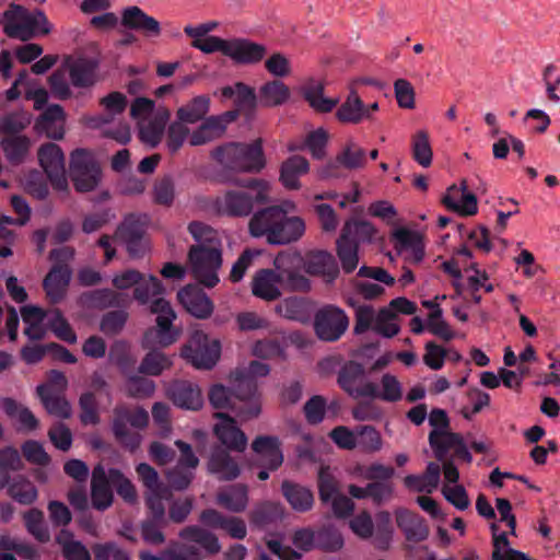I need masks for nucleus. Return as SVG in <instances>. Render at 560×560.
I'll return each instance as SVG.
<instances>
[{
	"label": "nucleus",
	"mask_w": 560,
	"mask_h": 560,
	"mask_svg": "<svg viewBox=\"0 0 560 560\" xmlns=\"http://www.w3.org/2000/svg\"><path fill=\"white\" fill-rule=\"evenodd\" d=\"M240 186L252 188L256 191L255 196L241 190L229 189L217 196L212 201V209L223 217L245 218L254 209L255 203H267L269 201V183L262 179H248L237 182Z\"/></svg>",
	"instance_id": "f257e3e1"
},
{
	"label": "nucleus",
	"mask_w": 560,
	"mask_h": 560,
	"mask_svg": "<svg viewBox=\"0 0 560 560\" xmlns=\"http://www.w3.org/2000/svg\"><path fill=\"white\" fill-rule=\"evenodd\" d=\"M3 32L10 38L27 42L37 34H48L51 26L46 15L39 11H30L26 8L11 3L0 16Z\"/></svg>",
	"instance_id": "f03ea898"
},
{
	"label": "nucleus",
	"mask_w": 560,
	"mask_h": 560,
	"mask_svg": "<svg viewBox=\"0 0 560 560\" xmlns=\"http://www.w3.org/2000/svg\"><path fill=\"white\" fill-rule=\"evenodd\" d=\"M211 156L224 167L238 173H259L266 165L260 140L230 142L212 150Z\"/></svg>",
	"instance_id": "7ed1b4c3"
},
{
	"label": "nucleus",
	"mask_w": 560,
	"mask_h": 560,
	"mask_svg": "<svg viewBox=\"0 0 560 560\" xmlns=\"http://www.w3.org/2000/svg\"><path fill=\"white\" fill-rule=\"evenodd\" d=\"M149 423V413L142 407L129 408L125 405H118L113 411L112 430L116 440L129 448L135 451L141 443V435L129 429H144Z\"/></svg>",
	"instance_id": "20e7f679"
},
{
	"label": "nucleus",
	"mask_w": 560,
	"mask_h": 560,
	"mask_svg": "<svg viewBox=\"0 0 560 560\" xmlns=\"http://www.w3.org/2000/svg\"><path fill=\"white\" fill-rule=\"evenodd\" d=\"M69 174L79 192L95 190L102 182V171L94 155L84 149L71 153Z\"/></svg>",
	"instance_id": "39448f33"
},
{
	"label": "nucleus",
	"mask_w": 560,
	"mask_h": 560,
	"mask_svg": "<svg viewBox=\"0 0 560 560\" xmlns=\"http://www.w3.org/2000/svg\"><path fill=\"white\" fill-rule=\"evenodd\" d=\"M188 260L191 273L200 283L212 288L219 282L218 270L222 265L221 248L213 245L191 246Z\"/></svg>",
	"instance_id": "423d86ee"
},
{
	"label": "nucleus",
	"mask_w": 560,
	"mask_h": 560,
	"mask_svg": "<svg viewBox=\"0 0 560 560\" xmlns=\"http://www.w3.org/2000/svg\"><path fill=\"white\" fill-rule=\"evenodd\" d=\"M112 283L115 289L120 291L135 288L133 298L142 305L148 304L150 299L161 295L164 291L156 277L143 275L135 269H126L115 273Z\"/></svg>",
	"instance_id": "0eeeda50"
},
{
	"label": "nucleus",
	"mask_w": 560,
	"mask_h": 560,
	"mask_svg": "<svg viewBox=\"0 0 560 560\" xmlns=\"http://www.w3.org/2000/svg\"><path fill=\"white\" fill-rule=\"evenodd\" d=\"M215 49L224 57L236 65H257L267 55V47L264 44L250 40L245 37H231L215 40Z\"/></svg>",
	"instance_id": "6e6552de"
},
{
	"label": "nucleus",
	"mask_w": 560,
	"mask_h": 560,
	"mask_svg": "<svg viewBox=\"0 0 560 560\" xmlns=\"http://www.w3.org/2000/svg\"><path fill=\"white\" fill-rule=\"evenodd\" d=\"M150 305V312L156 314V330H149L143 338V345L147 348L154 347L155 345L166 347L176 340V335L171 332V327L176 318L168 301L160 295L154 296Z\"/></svg>",
	"instance_id": "1a4fd4ad"
},
{
	"label": "nucleus",
	"mask_w": 560,
	"mask_h": 560,
	"mask_svg": "<svg viewBox=\"0 0 560 560\" xmlns=\"http://www.w3.org/2000/svg\"><path fill=\"white\" fill-rule=\"evenodd\" d=\"M230 380L233 383V394L235 399L244 402V405L237 409V416L242 421H248L257 418L261 412L257 382L249 378L238 370H235L230 374Z\"/></svg>",
	"instance_id": "9d476101"
},
{
	"label": "nucleus",
	"mask_w": 560,
	"mask_h": 560,
	"mask_svg": "<svg viewBox=\"0 0 560 560\" xmlns=\"http://www.w3.org/2000/svg\"><path fill=\"white\" fill-rule=\"evenodd\" d=\"M183 355L197 369H211L220 357V342L200 330L192 332Z\"/></svg>",
	"instance_id": "9b49d317"
},
{
	"label": "nucleus",
	"mask_w": 560,
	"mask_h": 560,
	"mask_svg": "<svg viewBox=\"0 0 560 560\" xmlns=\"http://www.w3.org/2000/svg\"><path fill=\"white\" fill-rule=\"evenodd\" d=\"M349 318L346 313L334 305L320 308L314 317L316 336L327 342L338 340L348 329Z\"/></svg>",
	"instance_id": "f8f14e48"
},
{
	"label": "nucleus",
	"mask_w": 560,
	"mask_h": 560,
	"mask_svg": "<svg viewBox=\"0 0 560 560\" xmlns=\"http://www.w3.org/2000/svg\"><path fill=\"white\" fill-rule=\"evenodd\" d=\"M38 161L47 174L51 185L60 191L68 190L65 170V155L59 145L45 143L38 149Z\"/></svg>",
	"instance_id": "ddd939ff"
},
{
	"label": "nucleus",
	"mask_w": 560,
	"mask_h": 560,
	"mask_svg": "<svg viewBox=\"0 0 560 560\" xmlns=\"http://www.w3.org/2000/svg\"><path fill=\"white\" fill-rule=\"evenodd\" d=\"M218 422L213 425V434L224 446V450L243 453L248 444L245 432L237 425L236 420L225 412H215Z\"/></svg>",
	"instance_id": "4468645a"
},
{
	"label": "nucleus",
	"mask_w": 560,
	"mask_h": 560,
	"mask_svg": "<svg viewBox=\"0 0 560 560\" xmlns=\"http://www.w3.org/2000/svg\"><path fill=\"white\" fill-rule=\"evenodd\" d=\"M366 164L365 151L353 141L346 143L336 155V159L319 168L320 178L339 176V167L349 171L363 168Z\"/></svg>",
	"instance_id": "2eb2a0df"
},
{
	"label": "nucleus",
	"mask_w": 560,
	"mask_h": 560,
	"mask_svg": "<svg viewBox=\"0 0 560 560\" xmlns=\"http://www.w3.org/2000/svg\"><path fill=\"white\" fill-rule=\"evenodd\" d=\"M301 260V255L296 253H280L273 260L275 268L281 275V282L289 291L306 292L311 289L310 280L296 269Z\"/></svg>",
	"instance_id": "dca6fc26"
},
{
	"label": "nucleus",
	"mask_w": 560,
	"mask_h": 560,
	"mask_svg": "<svg viewBox=\"0 0 560 560\" xmlns=\"http://www.w3.org/2000/svg\"><path fill=\"white\" fill-rule=\"evenodd\" d=\"M72 270L69 265L54 264L43 280V289L50 304H58L67 296Z\"/></svg>",
	"instance_id": "f3484780"
},
{
	"label": "nucleus",
	"mask_w": 560,
	"mask_h": 560,
	"mask_svg": "<svg viewBox=\"0 0 560 560\" xmlns=\"http://www.w3.org/2000/svg\"><path fill=\"white\" fill-rule=\"evenodd\" d=\"M166 396L179 408L199 410L203 405V397L198 385L184 380L171 382L166 388Z\"/></svg>",
	"instance_id": "a211bd4d"
},
{
	"label": "nucleus",
	"mask_w": 560,
	"mask_h": 560,
	"mask_svg": "<svg viewBox=\"0 0 560 560\" xmlns=\"http://www.w3.org/2000/svg\"><path fill=\"white\" fill-rule=\"evenodd\" d=\"M281 287V275L277 269H259L250 282L253 295L267 302L276 301L282 295Z\"/></svg>",
	"instance_id": "6ab92c4d"
},
{
	"label": "nucleus",
	"mask_w": 560,
	"mask_h": 560,
	"mask_svg": "<svg viewBox=\"0 0 560 560\" xmlns=\"http://www.w3.org/2000/svg\"><path fill=\"white\" fill-rule=\"evenodd\" d=\"M442 203L454 212L462 215H474L478 211L476 196L468 191L467 182L463 179L460 186L452 185L444 197Z\"/></svg>",
	"instance_id": "aec40b11"
},
{
	"label": "nucleus",
	"mask_w": 560,
	"mask_h": 560,
	"mask_svg": "<svg viewBox=\"0 0 560 560\" xmlns=\"http://www.w3.org/2000/svg\"><path fill=\"white\" fill-rule=\"evenodd\" d=\"M230 452L220 446H215L210 452L207 469L210 474L217 476L219 480H234L241 474V467Z\"/></svg>",
	"instance_id": "412c9836"
},
{
	"label": "nucleus",
	"mask_w": 560,
	"mask_h": 560,
	"mask_svg": "<svg viewBox=\"0 0 560 560\" xmlns=\"http://www.w3.org/2000/svg\"><path fill=\"white\" fill-rule=\"evenodd\" d=\"M65 66L71 83L75 88H90L98 80V61L94 58L80 57L74 60L68 59Z\"/></svg>",
	"instance_id": "4be33fe9"
},
{
	"label": "nucleus",
	"mask_w": 560,
	"mask_h": 560,
	"mask_svg": "<svg viewBox=\"0 0 560 560\" xmlns=\"http://www.w3.org/2000/svg\"><path fill=\"white\" fill-rule=\"evenodd\" d=\"M283 214L276 208H265L256 212L248 223V230L252 236H265L269 244H272V234L276 233Z\"/></svg>",
	"instance_id": "5701e85b"
},
{
	"label": "nucleus",
	"mask_w": 560,
	"mask_h": 560,
	"mask_svg": "<svg viewBox=\"0 0 560 560\" xmlns=\"http://www.w3.org/2000/svg\"><path fill=\"white\" fill-rule=\"evenodd\" d=\"M304 269L311 276H320L326 282H332L339 275L334 256L327 250H315L307 254Z\"/></svg>",
	"instance_id": "b1692460"
},
{
	"label": "nucleus",
	"mask_w": 560,
	"mask_h": 560,
	"mask_svg": "<svg viewBox=\"0 0 560 560\" xmlns=\"http://www.w3.org/2000/svg\"><path fill=\"white\" fill-rule=\"evenodd\" d=\"M121 24L126 28L138 31L147 36L161 34L160 23L137 5L127 7L121 12Z\"/></svg>",
	"instance_id": "393cba45"
},
{
	"label": "nucleus",
	"mask_w": 560,
	"mask_h": 560,
	"mask_svg": "<svg viewBox=\"0 0 560 560\" xmlns=\"http://www.w3.org/2000/svg\"><path fill=\"white\" fill-rule=\"evenodd\" d=\"M180 304L197 318H207L213 312V304L207 294L192 285H187L177 293Z\"/></svg>",
	"instance_id": "a878e982"
},
{
	"label": "nucleus",
	"mask_w": 560,
	"mask_h": 560,
	"mask_svg": "<svg viewBox=\"0 0 560 560\" xmlns=\"http://www.w3.org/2000/svg\"><path fill=\"white\" fill-rule=\"evenodd\" d=\"M113 492L110 489L109 471L97 465L92 471L91 479V499L94 509L104 511L113 503Z\"/></svg>",
	"instance_id": "bb28decb"
},
{
	"label": "nucleus",
	"mask_w": 560,
	"mask_h": 560,
	"mask_svg": "<svg viewBox=\"0 0 560 560\" xmlns=\"http://www.w3.org/2000/svg\"><path fill=\"white\" fill-rule=\"evenodd\" d=\"M219 26L215 21L201 23L199 25H187L184 27V33L191 38L190 46L200 50L203 54H214L219 49H215L218 45L215 40L223 39L222 37L210 35Z\"/></svg>",
	"instance_id": "cd10ccee"
},
{
	"label": "nucleus",
	"mask_w": 560,
	"mask_h": 560,
	"mask_svg": "<svg viewBox=\"0 0 560 560\" xmlns=\"http://www.w3.org/2000/svg\"><path fill=\"white\" fill-rule=\"evenodd\" d=\"M402 385L399 380L390 374L385 373L381 377L380 387L373 382H365V397L372 399H381L387 402H396L402 398Z\"/></svg>",
	"instance_id": "c85d7f7f"
},
{
	"label": "nucleus",
	"mask_w": 560,
	"mask_h": 560,
	"mask_svg": "<svg viewBox=\"0 0 560 560\" xmlns=\"http://www.w3.org/2000/svg\"><path fill=\"white\" fill-rule=\"evenodd\" d=\"M324 90L325 82L317 79H308L301 86V93L304 100L318 113H329L339 103V98L326 97Z\"/></svg>",
	"instance_id": "c756f323"
},
{
	"label": "nucleus",
	"mask_w": 560,
	"mask_h": 560,
	"mask_svg": "<svg viewBox=\"0 0 560 560\" xmlns=\"http://www.w3.org/2000/svg\"><path fill=\"white\" fill-rule=\"evenodd\" d=\"M65 119L66 114L60 105H49L38 118L35 128L50 139L60 140L65 136Z\"/></svg>",
	"instance_id": "7c9ffc66"
},
{
	"label": "nucleus",
	"mask_w": 560,
	"mask_h": 560,
	"mask_svg": "<svg viewBox=\"0 0 560 560\" xmlns=\"http://www.w3.org/2000/svg\"><path fill=\"white\" fill-rule=\"evenodd\" d=\"M178 537L186 544H196L209 555L221 551V544L215 534L198 525L182 528Z\"/></svg>",
	"instance_id": "2f4dec72"
},
{
	"label": "nucleus",
	"mask_w": 560,
	"mask_h": 560,
	"mask_svg": "<svg viewBox=\"0 0 560 560\" xmlns=\"http://www.w3.org/2000/svg\"><path fill=\"white\" fill-rule=\"evenodd\" d=\"M252 448L259 456L268 469L276 470L281 466L283 456L280 451V443L278 438L270 435H259L254 439Z\"/></svg>",
	"instance_id": "473e14b6"
},
{
	"label": "nucleus",
	"mask_w": 560,
	"mask_h": 560,
	"mask_svg": "<svg viewBox=\"0 0 560 560\" xmlns=\"http://www.w3.org/2000/svg\"><path fill=\"white\" fill-rule=\"evenodd\" d=\"M170 116L171 114L168 109L160 107L151 117L139 121L141 140L152 147H155L161 141Z\"/></svg>",
	"instance_id": "72a5a7b5"
},
{
	"label": "nucleus",
	"mask_w": 560,
	"mask_h": 560,
	"mask_svg": "<svg viewBox=\"0 0 560 560\" xmlns=\"http://www.w3.org/2000/svg\"><path fill=\"white\" fill-rule=\"evenodd\" d=\"M396 522L409 541L420 542L429 536V528L424 520L415 513L399 510L396 512Z\"/></svg>",
	"instance_id": "f704fd0d"
},
{
	"label": "nucleus",
	"mask_w": 560,
	"mask_h": 560,
	"mask_svg": "<svg viewBox=\"0 0 560 560\" xmlns=\"http://www.w3.org/2000/svg\"><path fill=\"white\" fill-rule=\"evenodd\" d=\"M440 465L430 462L422 475H408L404 478V483L411 491L432 493L440 483Z\"/></svg>",
	"instance_id": "c9c22d12"
},
{
	"label": "nucleus",
	"mask_w": 560,
	"mask_h": 560,
	"mask_svg": "<svg viewBox=\"0 0 560 560\" xmlns=\"http://www.w3.org/2000/svg\"><path fill=\"white\" fill-rule=\"evenodd\" d=\"M225 130L226 121L223 120V117L211 116L190 133L189 144L192 147L207 144L222 137Z\"/></svg>",
	"instance_id": "e433bc0d"
},
{
	"label": "nucleus",
	"mask_w": 560,
	"mask_h": 560,
	"mask_svg": "<svg viewBox=\"0 0 560 560\" xmlns=\"http://www.w3.org/2000/svg\"><path fill=\"white\" fill-rule=\"evenodd\" d=\"M310 171L308 161L301 155H293L287 159L280 167V182L288 189H300L299 177Z\"/></svg>",
	"instance_id": "4c0bfd02"
},
{
	"label": "nucleus",
	"mask_w": 560,
	"mask_h": 560,
	"mask_svg": "<svg viewBox=\"0 0 560 560\" xmlns=\"http://www.w3.org/2000/svg\"><path fill=\"white\" fill-rule=\"evenodd\" d=\"M363 375L364 369L360 363L349 362L340 371L338 383L350 396L354 398L365 397V382H359Z\"/></svg>",
	"instance_id": "58836bf2"
},
{
	"label": "nucleus",
	"mask_w": 560,
	"mask_h": 560,
	"mask_svg": "<svg viewBox=\"0 0 560 560\" xmlns=\"http://www.w3.org/2000/svg\"><path fill=\"white\" fill-rule=\"evenodd\" d=\"M0 147L10 164L20 165L28 158L32 141L25 135L3 137L0 141Z\"/></svg>",
	"instance_id": "ea45409f"
},
{
	"label": "nucleus",
	"mask_w": 560,
	"mask_h": 560,
	"mask_svg": "<svg viewBox=\"0 0 560 560\" xmlns=\"http://www.w3.org/2000/svg\"><path fill=\"white\" fill-rule=\"evenodd\" d=\"M0 406L18 423L20 430L34 431L39 427V421L35 415L26 406L19 404L14 399L3 398Z\"/></svg>",
	"instance_id": "a19ab883"
},
{
	"label": "nucleus",
	"mask_w": 560,
	"mask_h": 560,
	"mask_svg": "<svg viewBox=\"0 0 560 560\" xmlns=\"http://www.w3.org/2000/svg\"><path fill=\"white\" fill-rule=\"evenodd\" d=\"M281 490L294 511L303 513L312 509L314 495L308 488L285 480L281 485Z\"/></svg>",
	"instance_id": "79ce46f5"
},
{
	"label": "nucleus",
	"mask_w": 560,
	"mask_h": 560,
	"mask_svg": "<svg viewBox=\"0 0 560 560\" xmlns=\"http://www.w3.org/2000/svg\"><path fill=\"white\" fill-rule=\"evenodd\" d=\"M305 222L301 217L281 218V222L272 234L273 245H285L299 241L305 233Z\"/></svg>",
	"instance_id": "37998d69"
},
{
	"label": "nucleus",
	"mask_w": 560,
	"mask_h": 560,
	"mask_svg": "<svg viewBox=\"0 0 560 560\" xmlns=\"http://www.w3.org/2000/svg\"><path fill=\"white\" fill-rule=\"evenodd\" d=\"M336 117L345 124H359L369 119L368 109L355 90H351L346 101L336 112Z\"/></svg>",
	"instance_id": "c03bdc74"
},
{
	"label": "nucleus",
	"mask_w": 560,
	"mask_h": 560,
	"mask_svg": "<svg viewBox=\"0 0 560 560\" xmlns=\"http://www.w3.org/2000/svg\"><path fill=\"white\" fill-rule=\"evenodd\" d=\"M36 390L44 408L49 415L61 419H67L71 416V406L61 393H56V390L44 386H37Z\"/></svg>",
	"instance_id": "a18cd8bd"
},
{
	"label": "nucleus",
	"mask_w": 560,
	"mask_h": 560,
	"mask_svg": "<svg viewBox=\"0 0 560 560\" xmlns=\"http://www.w3.org/2000/svg\"><path fill=\"white\" fill-rule=\"evenodd\" d=\"M217 502L231 512H243L248 504L247 487L241 483L228 487L218 492Z\"/></svg>",
	"instance_id": "49530a36"
},
{
	"label": "nucleus",
	"mask_w": 560,
	"mask_h": 560,
	"mask_svg": "<svg viewBox=\"0 0 560 560\" xmlns=\"http://www.w3.org/2000/svg\"><path fill=\"white\" fill-rule=\"evenodd\" d=\"M56 542L60 546L61 552L67 560H92L88 548L68 529H61L56 535Z\"/></svg>",
	"instance_id": "de8ad7c7"
},
{
	"label": "nucleus",
	"mask_w": 560,
	"mask_h": 560,
	"mask_svg": "<svg viewBox=\"0 0 560 560\" xmlns=\"http://www.w3.org/2000/svg\"><path fill=\"white\" fill-rule=\"evenodd\" d=\"M349 228L346 233H341L336 242L337 256L341 262L345 272H352L359 264L358 244L348 238Z\"/></svg>",
	"instance_id": "09e8293b"
},
{
	"label": "nucleus",
	"mask_w": 560,
	"mask_h": 560,
	"mask_svg": "<svg viewBox=\"0 0 560 560\" xmlns=\"http://www.w3.org/2000/svg\"><path fill=\"white\" fill-rule=\"evenodd\" d=\"M210 98L207 95H198L185 105L178 107L176 116L185 124H196L209 112Z\"/></svg>",
	"instance_id": "8fccbe9b"
},
{
	"label": "nucleus",
	"mask_w": 560,
	"mask_h": 560,
	"mask_svg": "<svg viewBox=\"0 0 560 560\" xmlns=\"http://www.w3.org/2000/svg\"><path fill=\"white\" fill-rule=\"evenodd\" d=\"M275 312L285 319L303 322L308 317V305L303 298L290 296L280 301Z\"/></svg>",
	"instance_id": "3c124183"
},
{
	"label": "nucleus",
	"mask_w": 560,
	"mask_h": 560,
	"mask_svg": "<svg viewBox=\"0 0 560 560\" xmlns=\"http://www.w3.org/2000/svg\"><path fill=\"white\" fill-rule=\"evenodd\" d=\"M462 435L446 430H432L429 434V443L432 447L435 457L439 460H444L447 452L454 450L459 443Z\"/></svg>",
	"instance_id": "603ef678"
},
{
	"label": "nucleus",
	"mask_w": 560,
	"mask_h": 560,
	"mask_svg": "<svg viewBox=\"0 0 560 560\" xmlns=\"http://www.w3.org/2000/svg\"><path fill=\"white\" fill-rule=\"evenodd\" d=\"M26 530L39 542L50 540V533L45 523L44 513L38 509H31L23 514Z\"/></svg>",
	"instance_id": "864d4df0"
},
{
	"label": "nucleus",
	"mask_w": 560,
	"mask_h": 560,
	"mask_svg": "<svg viewBox=\"0 0 560 560\" xmlns=\"http://www.w3.org/2000/svg\"><path fill=\"white\" fill-rule=\"evenodd\" d=\"M393 237L396 240V249L400 253L405 249H411L416 261H420L423 256L421 238L417 232L399 228L394 231Z\"/></svg>",
	"instance_id": "5fc2aeb1"
},
{
	"label": "nucleus",
	"mask_w": 560,
	"mask_h": 560,
	"mask_svg": "<svg viewBox=\"0 0 560 560\" xmlns=\"http://www.w3.org/2000/svg\"><path fill=\"white\" fill-rule=\"evenodd\" d=\"M260 101L266 106H278L290 97L289 88L281 81H270L260 88Z\"/></svg>",
	"instance_id": "6e6d98bb"
},
{
	"label": "nucleus",
	"mask_w": 560,
	"mask_h": 560,
	"mask_svg": "<svg viewBox=\"0 0 560 560\" xmlns=\"http://www.w3.org/2000/svg\"><path fill=\"white\" fill-rule=\"evenodd\" d=\"M47 325L51 331L68 343L77 342V335L58 308L48 311Z\"/></svg>",
	"instance_id": "4d7b16f0"
},
{
	"label": "nucleus",
	"mask_w": 560,
	"mask_h": 560,
	"mask_svg": "<svg viewBox=\"0 0 560 560\" xmlns=\"http://www.w3.org/2000/svg\"><path fill=\"white\" fill-rule=\"evenodd\" d=\"M9 494L21 504H32L37 499L35 486L23 476H18L9 485Z\"/></svg>",
	"instance_id": "13d9d810"
},
{
	"label": "nucleus",
	"mask_w": 560,
	"mask_h": 560,
	"mask_svg": "<svg viewBox=\"0 0 560 560\" xmlns=\"http://www.w3.org/2000/svg\"><path fill=\"white\" fill-rule=\"evenodd\" d=\"M143 220L140 215L130 214L126 217L122 223L117 228L114 240L129 241L141 240L144 233Z\"/></svg>",
	"instance_id": "bf43d9fd"
},
{
	"label": "nucleus",
	"mask_w": 560,
	"mask_h": 560,
	"mask_svg": "<svg viewBox=\"0 0 560 560\" xmlns=\"http://www.w3.org/2000/svg\"><path fill=\"white\" fill-rule=\"evenodd\" d=\"M412 158L423 167L432 163L433 152L425 130H418L412 137Z\"/></svg>",
	"instance_id": "052dcab7"
},
{
	"label": "nucleus",
	"mask_w": 560,
	"mask_h": 560,
	"mask_svg": "<svg viewBox=\"0 0 560 560\" xmlns=\"http://www.w3.org/2000/svg\"><path fill=\"white\" fill-rule=\"evenodd\" d=\"M124 390L129 397L147 398L153 395L155 384L153 381L143 376L128 375L125 381Z\"/></svg>",
	"instance_id": "680f3d73"
},
{
	"label": "nucleus",
	"mask_w": 560,
	"mask_h": 560,
	"mask_svg": "<svg viewBox=\"0 0 560 560\" xmlns=\"http://www.w3.org/2000/svg\"><path fill=\"white\" fill-rule=\"evenodd\" d=\"M357 447L365 453H376L383 447L381 433L372 425H362L357 429Z\"/></svg>",
	"instance_id": "e2e57ef3"
},
{
	"label": "nucleus",
	"mask_w": 560,
	"mask_h": 560,
	"mask_svg": "<svg viewBox=\"0 0 560 560\" xmlns=\"http://www.w3.org/2000/svg\"><path fill=\"white\" fill-rule=\"evenodd\" d=\"M31 124V118L21 112L9 113L0 118V133L3 137L21 136Z\"/></svg>",
	"instance_id": "0e129e2a"
},
{
	"label": "nucleus",
	"mask_w": 560,
	"mask_h": 560,
	"mask_svg": "<svg viewBox=\"0 0 560 560\" xmlns=\"http://www.w3.org/2000/svg\"><path fill=\"white\" fill-rule=\"evenodd\" d=\"M110 485L116 489L119 497L129 504H135L138 493L132 482L118 469H109Z\"/></svg>",
	"instance_id": "69168bd1"
},
{
	"label": "nucleus",
	"mask_w": 560,
	"mask_h": 560,
	"mask_svg": "<svg viewBox=\"0 0 560 560\" xmlns=\"http://www.w3.org/2000/svg\"><path fill=\"white\" fill-rule=\"evenodd\" d=\"M249 517L254 525L262 527L281 517V508L278 503L265 502L257 505Z\"/></svg>",
	"instance_id": "338daca9"
},
{
	"label": "nucleus",
	"mask_w": 560,
	"mask_h": 560,
	"mask_svg": "<svg viewBox=\"0 0 560 560\" xmlns=\"http://www.w3.org/2000/svg\"><path fill=\"white\" fill-rule=\"evenodd\" d=\"M526 553L513 549L505 533L495 535L493 540V560H524Z\"/></svg>",
	"instance_id": "774afa93"
}]
</instances>
